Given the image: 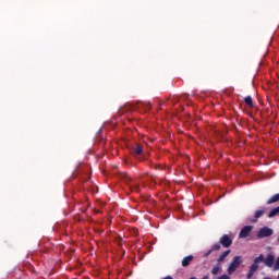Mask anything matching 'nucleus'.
<instances>
[{"label": "nucleus", "mask_w": 279, "mask_h": 279, "mask_svg": "<svg viewBox=\"0 0 279 279\" xmlns=\"http://www.w3.org/2000/svg\"><path fill=\"white\" fill-rule=\"evenodd\" d=\"M256 47H257V39H256V28L250 27L246 37V56L248 64H252L254 60V56H256Z\"/></svg>", "instance_id": "nucleus-1"}, {"label": "nucleus", "mask_w": 279, "mask_h": 279, "mask_svg": "<svg viewBox=\"0 0 279 279\" xmlns=\"http://www.w3.org/2000/svg\"><path fill=\"white\" fill-rule=\"evenodd\" d=\"M260 263H264L266 267H274L276 263V255L274 254H268L267 257L265 258V255L260 254L258 257H256L253 262V265L248 269L247 278H252L254 276L255 271H258L260 267Z\"/></svg>", "instance_id": "nucleus-2"}, {"label": "nucleus", "mask_w": 279, "mask_h": 279, "mask_svg": "<svg viewBox=\"0 0 279 279\" xmlns=\"http://www.w3.org/2000/svg\"><path fill=\"white\" fill-rule=\"evenodd\" d=\"M250 95L245 97V106H248V108H255L254 106V98L257 97V93L254 89H250Z\"/></svg>", "instance_id": "nucleus-3"}, {"label": "nucleus", "mask_w": 279, "mask_h": 279, "mask_svg": "<svg viewBox=\"0 0 279 279\" xmlns=\"http://www.w3.org/2000/svg\"><path fill=\"white\" fill-rule=\"evenodd\" d=\"M241 263H242L241 257L235 256L228 268V274H234V271L239 269V265H241Z\"/></svg>", "instance_id": "nucleus-4"}, {"label": "nucleus", "mask_w": 279, "mask_h": 279, "mask_svg": "<svg viewBox=\"0 0 279 279\" xmlns=\"http://www.w3.org/2000/svg\"><path fill=\"white\" fill-rule=\"evenodd\" d=\"M271 234H274L272 229H270L269 227H263L257 233V239H265L267 236H271Z\"/></svg>", "instance_id": "nucleus-5"}, {"label": "nucleus", "mask_w": 279, "mask_h": 279, "mask_svg": "<svg viewBox=\"0 0 279 279\" xmlns=\"http://www.w3.org/2000/svg\"><path fill=\"white\" fill-rule=\"evenodd\" d=\"M131 154L135 156V158H138V156H143V145L136 144L131 147Z\"/></svg>", "instance_id": "nucleus-6"}, {"label": "nucleus", "mask_w": 279, "mask_h": 279, "mask_svg": "<svg viewBox=\"0 0 279 279\" xmlns=\"http://www.w3.org/2000/svg\"><path fill=\"white\" fill-rule=\"evenodd\" d=\"M219 243H221L222 247H230V245H232V239L230 238V235L223 234L219 239Z\"/></svg>", "instance_id": "nucleus-7"}, {"label": "nucleus", "mask_w": 279, "mask_h": 279, "mask_svg": "<svg viewBox=\"0 0 279 279\" xmlns=\"http://www.w3.org/2000/svg\"><path fill=\"white\" fill-rule=\"evenodd\" d=\"M219 250H221V243H216L211 246V248L207 253H205V256H210L213 252H219Z\"/></svg>", "instance_id": "nucleus-8"}, {"label": "nucleus", "mask_w": 279, "mask_h": 279, "mask_svg": "<svg viewBox=\"0 0 279 279\" xmlns=\"http://www.w3.org/2000/svg\"><path fill=\"white\" fill-rule=\"evenodd\" d=\"M193 263V255H189L182 259V267H189Z\"/></svg>", "instance_id": "nucleus-9"}, {"label": "nucleus", "mask_w": 279, "mask_h": 279, "mask_svg": "<svg viewBox=\"0 0 279 279\" xmlns=\"http://www.w3.org/2000/svg\"><path fill=\"white\" fill-rule=\"evenodd\" d=\"M120 178L125 182V184H130V182H132V178L128 173H121Z\"/></svg>", "instance_id": "nucleus-10"}, {"label": "nucleus", "mask_w": 279, "mask_h": 279, "mask_svg": "<svg viewBox=\"0 0 279 279\" xmlns=\"http://www.w3.org/2000/svg\"><path fill=\"white\" fill-rule=\"evenodd\" d=\"M228 254H230V250L225 251L219 257H218V263H223V260H226V257L228 256Z\"/></svg>", "instance_id": "nucleus-11"}, {"label": "nucleus", "mask_w": 279, "mask_h": 279, "mask_svg": "<svg viewBox=\"0 0 279 279\" xmlns=\"http://www.w3.org/2000/svg\"><path fill=\"white\" fill-rule=\"evenodd\" d=\"M279 202V194H275L270 199L267 201V204H274Z\"/></svg>", "instance_id": "nucleus-12"}, {"label": "nucleus", "mask_w": 279, "mask_h": 279, "mask_svg": "<svg viewBox=\"0 0 279 279\" xmlns=\"http://www.w3.org/2000/svg\"><path fill=\"white\" fill-rule=\"evenodd\" d=\"M278 214H279V206L271 209L270 213L268 214V217H270V218L276 217V215H278Z\"/></svg>", "instance_id": "nucleus-13"}, {"label": "nucleus", "mask_w": 279, "mask_h": 279, "mask_svg": "<svg viewBox=\"0 0 279 279\" xmlns=\"http://www.w3.org/2000/svg\"><path fill=\"white\" fill-rule=\"evenodd\" d=\"M263 215H265V210H257L255 213V219H258V218L263 217Z\"/></svg>", "instance_id": "nucleus-14"}, {"label": "nucleus", "mask_w": 279, "mask_h": 279, "mask_svg": "<svg viewBox=\"0 0 279 279\" xmlns=\"http://www.w3.org/2000/svg\"><path fill=\"white\" fill-rule=\"evenodd\" d=\"M219 269H221L219 266H215V267L211 269L213 276H217V274H219Z\"/></svg>", "instance_id": "nucleus-15"}, {"label": "nucleus", "mask_w": 279, "mask_h": 279, "mask_svg": "<svg viewBox=\"0 0 279 279\" xmlns=\"http://www.w3.org/2000/svg\"><path fill=\"white\" fill-rule=\"evenodd\" d=\"M253 229H254V227H252V226H246V227H245V236H247V234H250V231L253 230Z\"/></svg>", "instance_id": "nucleus-16"}, {"label": "nucleus", "mask_w": 279, "mask_h": 279, "mask_svg": "<svg viewBox=\"0 0 279 279\" xmlns=\"http://www.w3.org/2000/svg\"><path fill=\"white\" fill-rule=\"evenodd\" d=\"M240 239H245V227H243L240 231Z\"/></svg>", "instance_id": "nucleus-17"}, {"label": "nucleus", "mask_w": 279, "mask_h": 279, "mask_svg": "<svg viewBox=\"0 0 279 279\" xmlns=\"http://www.w3.org/2000/svg\"><path fill=\"white\" fill-rule=\"evenodd\" d=\"M117 243H118V245H120V247L123 245V243H125L124 241H123V239H121V238H119L118 240H117Z\"/></svg>", "instance_id": "nucleus-18"}, {"label": "nucleus", "mask_w": 279, "mask_h": 279, "mask_svg": "<svg viewBox=\"0 0 279 279\" xmlns=\"http://www.w3.org/2000/svg\"><path fill=\"white\" fill-rule=\"evenodd\" d=\"M131 191H138V184L130 185Z\"/></svg>", "instance_id": "nucleus-19"}, {"label": "nucleus", "mask_w": 279, "mask_h": 279, "mask_svg": "<svg viewBox=\"0 0 279 279\" xmlns=\"http://www.w3.org/2000/svg\"><path fill=\"white\" fill-rule=\"evenodd\" d=\"M278 269H279V257L277 258L275 264V270L278 271Z\"/></svg>", "instance_id": "nucleus-20"}, {"label": "nucleus", "mask_w": 279, "mask_h": 279, "mask_svg": "<svg viewBox=\"0 0 279 279\" xmlns=\"http://www.w3.org/2000/svg\"><path fill=\"white\" fill-rule=\"evenodd\" d=\"M142 106L146 107V110H150L151 106L149 104H142Z\"/></svg>", "instance_id": "nucleus-21"}, {"label": "nucleus", "mask_w": 279, "mask_h": 279, "mask_svg": "<svg viewBox=\"0 0 279 279\" xmlns=\"http://www.w3.org/2000/svg\"><path fill=\"white\" fill-rule=\"evenodd\" d=\"M218 279H230V277L228 275H222Z\"/></svg>", "instance_id": "nucleus-22"}, {"label": "nucleus", "mask_w": 279, "mask_h": 279, "mask_svg": "<svg viewBox=\"0 0 279 279\" xmlns=\"http://www.w3.org/2000/svg\"><path fill=\"white\" fill-rule=\"evenodd\" d=\"M209 276L208 275H205L202 279H208Z\"/></svg>", "instance_id": "nucleus-23"}, {"label": "nucleus", "mask_w": 279, "mask_h": 279, "mask_svg": "<svg viewBox=\"0 0 279 279\" xmlns=\"http://www.w3.org/2000/svg\"><path fill=\"white\" fill-rule=\"evenodd\" d=\"M253 84H254V83L251 81V82H250V86H253Z\"/></svg>", "instance_id": "nucleus-24"}]
</instances>
